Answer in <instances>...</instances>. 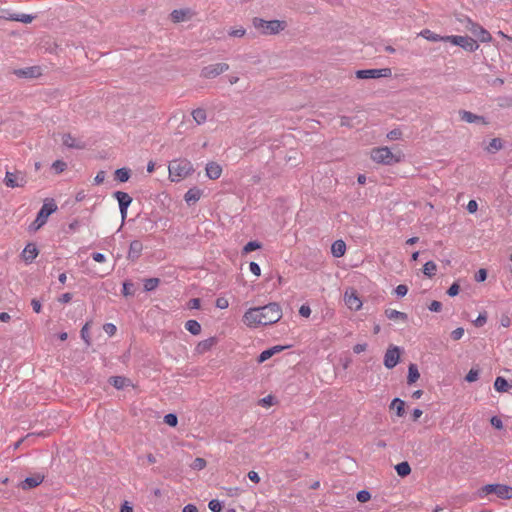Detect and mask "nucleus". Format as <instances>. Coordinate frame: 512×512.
Returning a JSON list of instances; mask_svg holds the SVG:
<instances>
[{
  "label": "nucleus",
  "instance_id": "12",
  "mask_svg": "<svg viewBox=\"0 0 512 512\" xmlns=\"http://www.w3.org/2000/svg\"><path fill=\"white\" fill-rule=\"evenodd\" d=\"M114 197L117 199L119 203L122 221H124L127 217V209L132 202V197L128 193L123 191H116L114 193Z\"/></svg>",
  "mask_w": 512,
  "mask_h": 512
},
{
  "label": "nucleus",
  "instance_id": "31",
  "mask_svg": "<svg viewBox=\"0 0 512 512\" xmlns=\"http://www.w3.org/2000/svg\"><path fill=\"white\" fill-rule=\"evenodd\" d=\"M395 470L400 477H406L411 473V467L406 461L397 464Z\"/></svg>",
  "mask_w": 512,
  "mask_h": 512
},
{
  "label": "nucleus",
  "instance_id": "23",
  "mask_svg": "<svg viewBox=\"0 0 512 512\" xmlns=\"http://www.w3.org/2000/svg\"><path fill=\"white\" fill-rule=\"evenodd\" d=\"M202 193L203 192L201 189L193 187L186 192L184 199L188 205H192L195 204L201 198Z\"/></svg>",
  "mask_w": 512,
  "mask_h": 512
},
{
  "label": "nucleus",
  "instance_id": "56",
  "mask_svg": "<svg viewBox=\"0 0 512 512\" xmlns=\"http://www.w3.org/2000/svg\"><path fill=\"white\" fill-rule=\"evenodd\" d=\"M429 310L432 312H440L442 310V303L439 301H432L429 305Z\"/></svg>",
  "mask_w": 512,
  "mask_h": 512
},
{
  "label": "nucleus",
  "instance_id": "41",
  "mask_svg": "<svg viewBox=\"0 0 512 512\" xmlns=\"http://www.w3.org/2000/svg\"><path fill=\"white\" fill-rule=\"evenodd\" d=\"M164 422L171 427H175L178 423L177 415L173 413L166 414L164 416Z\"/></svg>",
  "mask_w": 512,
  "mask_h": 512
},
{
  "label": "nucleus",
  "instance_id": "13",
  "mask_svg": "<svg viewBox=\"0 0 512 512\" xmlns=\"http://www.w3.org/2000/svg\"><path fill=\"white\" fill-rule=\"evenodd\" d=\"M400 359V349L397 346H391L384 355V366L388 369L394 368Z\"/></svg>",
  "mask_w": 512,
  "mask_h": 512
},
{
  "label": "nucleus",
  "instance_id": "3",
  "mask_svg": "<svg viewBox=\"0 0 512 512\" xmlns=\"http://www.w3.org/2000/svg\"><path fill=\"white\" fill-rule=\"evenodd\" d=\"M168 170L169 178L172 182H178L194 172L192 163L187 159L172 160Z\"/></svg>",
  "mask_w": 512,
  "mask_h": 512
},
{
  "label": "nucleus",
  "instance_id": "37",
  "mask_svg": "<svg viewBox=\"0 0 512 512\" xmlns=\"http://www.w3.org/2000/svg\"><path fill=\"white\" fill-rule=\"evenodd\" d=\"M187 15V11L183 9H175L171 12L170 16L173 22L179 23L184 21Z\"/></svg>",
  "mask_w": 512,
  "mask_h": 512
},
{
  "label": "nucleus",
  "instance_id": "44",
  "mask_svg": "<svg viewBox=\"0 0 512 512\" xmlns=\"http://www.w3.org/2000/svg\"><path fill=\"white\" fill-rule=\"evenodd\" d=\"M206 466V460L200 457L194 459L191 467L195 470H202Z\"/></svg>",
  "mask_w": 512,
  "mask_h": 512
},
{
  "label": "nucleus",
  "instance_id": "64",
  "mask_svg": "<svg viewBox=\"0 0 512 512\" xmlns=\"http://www.w3.org/2000/svg\"><path fill=\"white\" fill-rule=\"evenodd\" d=\"M229 305L228 300L225 298H218L216 300V306L220 309H225Z\"/></svg>",
  "mask_w": 512,
  "mask_h": 512
},
{
  "label": "nucleus",
  "instance_id": "54",
  "mask_svg": "<svg viewBox=\"0 0 512 512\" xmlns=\"http://www.w3.org/2000/svg\"><path fill=\"white\" fill-rule=\"evenodd\" d=\"M245 34H246V30L244 28H242V27L229 31V36H232V37H239L240 38V37H243Z\"/></svg>",
  "mask_w": 512,
  "mask_h": 512
},
{
  "label": "nucleus",
  "instance_id": "33",
  "mask_svg": "<svg viewBox=\"0 0 512 512\" xmlns=\"http://www.w3.org/2000/svg\"><path fill=\"white\" fill-rule=\"evenodd\" d=\"M494 388L498 392H507L510 385L505 378L499 376L495 379Z\"/></svg>",
  "mask_w": 512,
  "mask_h": 512
},
{
  "label": "nucleus",
  "instance_id": "61",
  "mask_svg": "<svg viewBox=\"0 0 512 512\" xmlns=\"http://www.w3.org/2000/svg\"><path fill=\"white\" fill-rule=\"evenodd\" d=\"M401 136V131L398 130V129H394L392 131H390L388 134H387V137L390 139V140H396V139H399Z\"/></svg>",
  "mask_w": 512,
  "mask_h": 512
},
{
  "label": "nucleus",
  "instance_id": "25",
  "mask_svg": "<svg viewBox=\"0 0 512 512\" xmlns=\"http://www.w3.org/2000/svg\"><path fill=\"white\" fill-rule=\"evenodd\" d=\"M285 346H274L272 348H269L267 350H264L258 357V363H263L269 358H271L274 354L281 352L285 349Z\"/></svg>",
  "mask_w": 512,
  "mask_h": 512
},
{
  "label": "nucleus",
  "instance_id": "53",
  "mask_svg": "<svg viewBox=\"0 0 512 512\" xmlns=\"http://www.w3.org/2000/svg\"><path fill=\"white\" fill-rule=\"evenodd\" d=\"M407 292H408V287L404 284L398 285L395 289V293L399 297H404L407 294Z\"/></svg>",
  "mask_w": 512,
  "mask_h": 512
},
{
  "label": "nucleus",
  "instance_id": "11",
  "mask_svg": "<svg viewBox=\"0 0 512 512\" xmlns=\"http://www.w3.org/2000/svg\"><path fill=\"white\" fill-rule=\"evenodd\" d=\"M57 210V205L55 204L53 199L45 200L43 206L37 214V222L40 225H44L48 219V217Z\"/></svg>",
  "mask_w": 512,
  "mask_h": 512
},
{
  "label": "nucleus",
  "instance_id": "10",
  "mask_svg": "<svg viewBox=\"0 0 512 512\" xmlns=\"http://www.w3.org/2000/svg\"><path fill=\"white\" fill-rule=\"evenodd\" d=\"M229 70V65L227 63H216L205 66L200 73V76L206 79H213L220 74Z\"/></svg>",
  "mask_w": 512,
  "mask_h": 512
},
{
  "label": "nucleus",
  "instance_id": "8",
  "mask_svg": "<svg viewBox=\"0 0 512 512\" xmlns=\"http://www.w3.org/2000/svg\"><path fill=\"white\" fill-rule=\"evenodd\" d=\"M355 75L358 79L388 78L392 75L390 68L357 70Z\"/></svg>",
  "mask_w": 512,
  "mask_h": 512
},
{
  "label": "nucleus",
  "instance_id": "36",
  "mask_svg": "<svg viewBox=\"0 0 512 512\" xmlns=\"http://www.w3.org/2000/svg\"><path fill=\"white\" fill-rule=\"evenodd\" d=\"M420 35L423 36L424 38H426L427 40L432 41V42H438V41H444L445 42L444 36H440L438 34H435V33H433L432 31H430L428 29L423 30L420 33Z\"/></svg>",
  "mask_w": 512,
  "mask_h": 512
},
{
  "label": "nucleus",
  "instance_id": "38",
  "mask_svg": "<svg viewBox=\"0 0 512 512\" xmlns=\"http://www.w3.org/2000/svg\"><path fill=\"white\" fill-rule=\"evenodd\" d=\"M436 270H437V265L433 261H428L423 266V273H424V275H426L429 278H431L432 276L435 275Z\"/></svg>",
  "mask_w": 512,
  "mask_h": 512
},
{
  "label": "nucleus",
  "instance_id": "34",
  "mask_svg": "<svg viewBox=\"0 0 512 512\" xmlns=\"http://www.w3.org/2000/svg\"><path fill=\"white\" fill-rule=\"evenodd\" d=\"M185 328L193 335H198L201 332V325L196 320H188L185 323Z\"/></svg>",
  "mask_w": 512,
  "mask_h": 512
},
{
  "label": "nucleus",
  "instance_id": "16",
  "mask_svg": "<svg viewBox=\"0 0 512 512\" xmlns=\"http://www.w3.org/2000/svg\"><path fill=\"white\" fill-rule=\"evenodd\" d=\"M14 74L20 78H36L41 75L40 68L37 66L27 67L24 69H17Z\"/></svg>",
  "mask_w": 512,
  "mask_h": 512
},
{
  "label": "nucleus",
  "instance_id": "22",
  "mask_svg": "<svg viewBox=\"0 0 512 512\" xmlns=\"http://www.w3.org/2000/svg\"><path fill=\"white\" fill-rule=\"evenodd\" d=\"M108 382L118 390L132 386L131 380L124 376H111Z\"/></svg>",
  "mask_w": 512,
  "mask_h": 512
},
{
  "label": "nucleus",
  "instance_id": "21",
  "mask_svg": "<svg viewBox=\"0 0 512 512\" xmlns=\"http://www.w3.org/2000/svg\"><path fill=\"white\" fill-rule=\"evenodd\" d=\"M22 258L25 262L31 263L38 255V249L35 244L29 243L22 251Z\"/></svg>",
  "mask_w": 512,
  "mask_h": 512
},
{
  "label": "nucleus",
  "instance_id": "48",
  "mask_svg": "<svg viewBox=\"0 0 512 512\" xmlns=\"http://www.w3.org/2000/svg\"><path fill=\"white\" fill-rule=\"evenodd\" d=\"M478 377H479V371H478V370H476V369H471V370L467 373V375H466V377H465V380H466L467 382H474V381H476V380L478 379Z\"/></svg>",
  "mask_w": 512,
  "mask_h": 512
},
{
  "label": "nucleus",
  "instance_id": "46",
  "mask_svg": "<svg viewBox=\"0 0 512 512\" xmlns=\"http://www.w3.org/2000/svg\"><path fill=\"white\" fill-rule=\"evenodd\" d=\"M66 167H67V164L62 160H56L52 164V168L55 170L56 173L63 172L66 169Z\"/></svg>",
  "mask_w": 512,
  "mask_h": 512
},
{
  "label": "nucleus",
  "instance_id": "7",
  "mask_svg": "<svg viewBox=\"0 0 512 512\" xmlns=\"http://www.w3.org/2000/svg\"><path fill=\"white\" fill-rule=\"evenodd\" d=\"M8 188H21L27 183L25 172L16 170L14 172L7 171L3 180Z\"/></svg>",
  "mask_w": 512,
  "mask_h": 512
},
{
  "label": "nucleus",
  "instance_id": "63",
  "mask_svg": "<svg viewBox=\"0 0 512 512\" xmlns=\"http://www.w3.org/2000/svg\"><path fill=\"white\" fill-rule=\"evenodd\" d=\"M500 324L503 327H509L511 325V319L507 314H503L500 319Z\"/></svg>",
  "mask_w": 512,
  "mask_h": 512
},
{
  "label": "nucleus",
  "instance_id": "18",
  "mask_svg": "<svg viewBox=\"0 0 512 512\" xmlns=\"http://www.w3.org/2000/svg\"><path fill=\"white\" fill-rule=\"evenodd\" d=\"M461 120L467 123H482L484 125L487 124V121L484 117L478 116L470 111L462 110L459 112Z\"/></svg>",
  "mask_w": 512,
  "mask_h": 512
},
{
  "label": "nucleus",
  "instance_id": "40",
  "mask_svg": "<svg viewBox=\"0 0 512 512\" xmlns=\"http://www.w3.org/2000/svg\"><path fill=\"white\" fill-rule=\"evenodd\" d=\"M160 280L158 278H148L144 281V290L149 292L158 287Z\"/></svg>",
  "mask_w": 512,
  "mask_h": 512
},
{
  "label": "nucleus",
  "instance_id": "30",
  "mask_svg": "<svg viewBox=\"0 0 512 512\" xmlns=\"http://www.w3.org/2000/svg\"><path fill=\"white\" fill-rule=\"evenodd\" d=\"M385 315L390 320L400 319V320L405 322L408 319V316H407L406 313L400 312V311H397V310H394V309H387L385 311Z\"/></svg>",
  "mask_w": 512,
  "mask_h": 512
},
{
  "label": "nucleus",
  "instance_id": "52",
  "mask_svg": "<svg viewBox=\"0 0 512 512\" xmlns=\"http://www.w3.org/2000/svg\"><path fill=\"white\" fill-rule=\"evenodd\" d=\"M459 290H460V286L458 283H453L449 289L447 290V294L451 297H454L456 295H458L459 293Z\"/></svg>",
  "mask_w": 512,
  "mask_h": 512
},
{
  "label": "nucleus",
  "instance_id": "29",
  "mask_svg": "<svg viewBox=\"0 0 512 512\" xmlns=\"http://www.w3.org/2000/svg\"><path fill=\"white\" fill-rule=\"evenodd\" d=\"M390 408L395 409L397 416L402 417L405 413V402L400 398H394Z\"/></svg>",
  "mask_w": 512,
  "mask_h": 512
},
{
  "label": "nucleus",
  "instance_id": "5",
  "mask_svg": "<svg viewBox=\"0 0 512 512\" xmlns=\"http://www.w3.org/2000/svg\"><path fill=\"white\" fill-rule=\"evenodd\" d=\"M445 42H450L453 45L459 46L463 48L465 51L474 52L479 48V45L476 40L469 36H444Z\"/></svg>",
  "mask_w": 512,
  "mask_h": 512
},
{
  "label": "nucleus",
  "instance_id": "26",
  "mask_svg": "<svg viewBox=\"0 0 512 512\" xmlns=\"http://www.w3.org/2000/svg\"><path fill=\"white\" fill-rule=\"evenodd\" d=\"M0 18H4L12 21H19L25 24L31 23L34 19V16L29 14H9L8 16H0Z\"/></svg>",
  "mask_w": 512,
  "mask_h": 512
},
{
  "label": "nucleus",
  "instance_id": "35",
  "mask_svg": "<svg viewBox=\"0 0 512 512\" xmlns=\"http://www.w3.org/2000/svg\"><path fill=\"white\" fill-rule=\"evenodd\" d=\"M192 117L197 124H203L207 119V114L204 109L198 108L192 112Z\"/></svg>",
  "mask_w": 512,
  "mask_h": 512
},
{
  "label": "nucleus",
  "instance_id": "20",
  "mask_svg": "<svg viewBox=\"0 0 512 512\" xmlns=\"http://www.w3.org/2000/svg\"><path fill=\"white\" fill-rule=\"evenodd\" d=\"M205 170L207 177L212 180L218 179L222 173V167L213 161L207 163Z\"/></svg>",
  "mask_w": 512,
  "mask_h": 512
},
{
  "label": "nucleus",
  "instance_id": "15",
  "mask_svg": "<svg viewBox=\"0 0 512 512\" xmlns=\"http://www.w3.org/2000/svg\"><path fill=\"white\" fill-rule=\"evenodd\" d=\"M43 480H44V476L43 475L36 474L34 476L25 478L20 483V487L23 490H30V489H33V488L39 486L43 482Z\"/></svg>",
  "mask_w": 512,
  "mask_h": 512
},
{
  "label": "nucleus",
  "instance_id": "49",
  "mask_svg": "<svg viewBox=\"0 0 512 512\" xmlns=\"http://www.w3.org/2000/svg\"><path fill=\"white\" fill-rule=\"evenodd\" d=\"M371 498V495L368 491L366 490H361L357 493V499L359 502H367L368 500H370Z\"/></svg>",
  "mask_w": 512,
  "mask_h": 512
},
{
  "label": "nucleus",
  "instance_id": "45",
  "mask_svg": "<svg viewBox=\"0 0 512 512\" xmlns=\"http://www.w3.org/2000/svg\"><path fill=\"white\" fill-rule=\"evenodd\" d=\"M487 322V312H482L479 314V316L474 320V325L476 327H482Z\"/></svg>",
  "mask_w": 512,
  "mask_h": 512
},
{
  "label": "nucleus",
  "instance_id": "28",
  "mask_svg": "<svg viewBox=\"0 0 512 512\" xmlns=\"http://www.w3.org/2000/svg\"><path fill=\"white\" fill-rule=\"evenodd\" d=\"M420 377V373L418 371L416 364H410L408 367V377H407V383L409 385L415 383Z\"/></svg>",
  "mask_w": 512,
  "mask_h": 512
},
{
  "label": "nucleus",
  "instance_id": "1",
  "mask_svg": "<svg viewBox=\"0 0 512 512\" xmlns=\"http://www.w3.org/2000/svg\"><path fill=\"white\" fill-rule=\"evenodd\" d=\"M282 317V309L278 303L272 302L262 307L248 309L243 320L248 326L271 325Z\"/></svg>",
  "mask_w": 512,
  "mask_h": 512
},
{
  "label": "nucleus",
  "instance_id": "62",
  "mask_svg": "<svg viewBox=\"0 0 512 512\" xmlns=\"http://www.w3.org/2000/svg\"><path fill=\"white\" fill-rule=\"evenodd\" d=\"M478 209V204L475 200H470L467 204V210L469 213H475Z\"/></svg>",
  "mask_w": 512,
  "mask_h": 512
},
{
  "label": "nucleus",
  "instance_id": "2",
  "mask_svg": "<svg viewBox=\"0 0 512 512\" xmlns=\"http://www.w3.org/2000/svg\"><path fill=\"white\" fill-rule=\"evenodd\" d=\"M252 25L261 35L265 36L277 35L287 28V22L284 20L274 19L268 21L260 17H254Z\"/></svg>",
  "mask_w": 512,
  "mask_h": 512
},
{
  "label": "nucleus",
  "instance_id": "19",
  "mask_svg": "<svg viewBox=\"0 0 512 512\" xmlns=\"http://www.w3.org/2000/svg\"><path fill=\"white\" fill-rule=\"evenodd\" d=\"M62 142H63V145L68 148H75V149H84L85 148V143L82 141H78L70 133L63 134Z\"/></svg>",
  "mask_w": 512,
  "mask_h": 512
},
{
  "label": "nucleus",
  "instance_id": "24",
  "mask_svg": "<svg viewBox=\"0 0 512 512\" xmlns=\"http://www.w3.org/2000/svg\"><path fill=\"white\" fill-rule=\"evenodd\" d=\"M217 343L216 337H210L208 339L200 341L196 346V352L199 354H203L209 351L215 344Z\"/></svg>",
  "mask_w": 512,
  "mask_h": 512
},
{
  "label": "nucleus",
  "instance_id": "55",
  "mask_svg": "<svg viewBox=\"0 0 512 512\" xmlns=\"http://www.w3.org/2000/svg\"><path fill=\"white\" fill-rule=\"evenodd\" d=\"M486 278H487V271L485 269H480L475 274V280L477 282H483V281H485Z\"/></svg>",
  "mask_w": 512,
  "mask_h": 512
},
{
  "label": "nucleus",
  "instance_id": "6",
  "mask_svg": "<svg viewBox=\"0 0 512 512\" xmlns=\"http://www.w3.org/2000/svg\"><path fill=\"white\" fill-rule=\"evenodd\" d=\"M494 493L501 499L512 498V487L505 484H487L481 488L482 495Z\"/></svg>",
  "mask_w": 512,
  "mask_h": 512
},
{
  "label": "nucleus",
  "instance_id": "59",
  "mask_svg": "<svg viewBox=\"0 0 512 512\" xmlns=\"http://www.w3.org/2000/svg\"><path fill=\"white\" fill-rule=\"evenodd\" d=\"M249 268H250V271L255 275V276H260L261 274V269H260V266L256 263V262H250V265H249Z\"/></svg>",
  "mask_w": 512,
  "mask_h": 512
},
{
  "label": "nucleus",
  "instance_id": "58",
  "mask_svg": "<svg viewBox=\"0 0 512 512\" xmlns=\"http://www.w3.org/2000/svg\"><path fill=\"white\" fill-rule=\"evenodd\" d=\"M105 176H106L105 171H103V170L99 171L94 178V183L96 185L102 184L105 180Z\"/></svg>",
  "mask_w": 512,
  "mask_h": 512
},
{
  "label": "nucleus",
  "instance_id": "17",
  "mask_svg": "<svg viewBox=\"0 0 512 512\" xmlns=\"http://www.w3.org/2000/svg\"><path fill=\"white\" fill-rule=\"evenodd\" d=\"M143 245L139 240H133L130 243L127 258L131 261H136L142 253Z\"/></svg>",
  "mask_w": 512,
  "mask_h": 512
},
{
  "label": "nucleus",
  "instance_id": "43",
  "mask_svg": "<svg viewBox=\"0 0 512 512\" xmlns=\"http://www.w3.org/2000/svg\"><path fill=\"white\" fill-rule=\"evenodd\" d=\"M89 326L90 322H86L81 329V338L86 342L87 345H90Z\"/></svg>",
  "mask_w": 512,
  "mask_h": 512
},
{
  "label": "nucleus",
  "instance_id": "39",
  "mask_svg": "<svg viewBox=\"0 0 512 512\" xmlns=\"http://www.w3.org/2000/svg\"><path fill=\"white\" fill-rule=\"evenodd\" d=\"M502 147H503L502 140L500 138H493L490 141V143L486 149L490 153H495V152L499 151L500 149H502Z\"/></svg>",
  "mask_w": 512,
  "mask_h": 512
},
{
  "label": "nucleus",
  "instance_id": "4",
  "mask_svg": "<svg viewBox=\"0 0 512 512\" xmlns=\"http://www.w3.org/2000/svg\"><path fill=\"white\" fill-rule=\"evenodd\" d=\"M371 159L379 164L393 165L400 163L404 154L401 151L393 153L388 147H378L371 150Z\"/></svg>",
  "mask_w": 512,
  "mask_h": 512
},
{
  "label": "nucleus",
  "instance_id": "27",
  "mask_svg": "<svg viewBox=\"0 0 512 512\" xmlns=\"http://www.w3.org/2000/svg\"><path fill=\"white\" fill-rule=\"evenodd\" d=\"M346 251V244L342 240H336L331 246V252L334 257H342Z\"/></svg>",
  "mask_w": 512,
  "mask_h": 512
},
{
  "label": "nucleus",
  "instance_id": "32",
  "mask_svg": "<svg viewBox=\"0 0 512 512\" xmlns=\"http://www.w3.org/2000/svg\"><path fill=\"white\" fill-rule=\"evenodd\" d=\"M115 180L119 182H126L130 178V170L128 168H119L114 173Z\"/></svg>",
  "mask_w": 512,
  "mask_h": 512
},
{
  "label": "nucleus",
  "instance_id": "51",
  "mask_svg": "<svg viewBox=\"0 0 512 512\" xmlns=\"http://www.w3.org/2000/svg\"><path fill=\"white\" fill-rule=\"evenodd\" d=\"M464 335V329L462 327H458L451 332V338L455 341L461 339Z\"/></svg>",
  "mask_w": 512,
  "mask_h": 512
},
{
  "label": "nucleus",
  "instance_id": "50",
  "mask_svg": "<svg viewBox=\"0 0 512 512\" xmlns=\"http://www.w3.org/2000/svg\"><path fill=\"white\" fill-rule=\"evenodd\" d=\"M208 506L212 512H220L222 508L221 503L216 499L211 500Z\"/></svg>",
  "mask_w": 512,
  "mask_h": 512
},
{
  "label": "nucleus",
  "instance_id": "9",
  "mask_svg": "<svg viewBox=\"0 0 512 512\" xmlns=\"http://www.w3.org/2000/svg\"><path fill=\"white\" fill-rule=\"evenodd\" d=\"M465 28L481 42H490L492 39L490 33L486 29L478 23L473 22L470 18L465 19Z\"/></svg>",
  "mask_w": 512,
  "mask_h": 512
},
{
  "label": "nucleus",
  "instance_id": "42",
  "mask_svg": "<svg viewBox=\"0 0 512 512\" xmlns=\"http://www.w3.org/2000/svg\"><path fill=\"white\" fill-rule=\"evenodd\" d=\"M261 248V243L257 242V241H250L248 242L244 248H243V252L244 253H249L251 251H254V250H257V249H260Z\"/></svg>",
  "mask_w": 512,
  "mask_h": 512
},
{
  "label": "nucleus",
  "instance_id": "14",
  "mask_svg": "<svg viewBox=\"0 0 512 512\" xmlns=\"http://www.w3.org/2000/svg\"><path fill=\"white\" fill-rule=\"evenodd\" d=\"M346 305L352 310H359L362 306V302L357 296L354 289L347 290L344 295Z\"/></svg>",
  "mask_w": 512,
  "mask_h": 512
},
{
  "label": "nucleus",
  "instance_id": "47",
  "mask_svg": "<svg viewBox=\"0 0 512 512\" xmlns=\"http://www.w3.org/2000/svg\"><path fill=\"white\" fill-rule=\"evenodd\" d=\"M133 283L131 282H124L123 283V295L124 296H130V295H133L134 294V290H133Z\"/></svg>",
  "mask_w": 512,
  "mask_h": 512
},
{
  "label": "nucleus",
  "instance_id": "60",
  "mask_svg": "<svg viewBox=\"0 0 512 512\" xmlns=\"http://www.w3.org/2000/svg\"><path fill=\"white\" fill-rule=\"evenodd\" d=\"M299 314L303 317H309L311 314V309L307 305H302L299 309Z\"/></svg>",
  "mask_w": 512,
  "mask_h": 512
},
{
  "label": "nucleus",
  "instance_id": "57",
  "mask_svg": "<svg viewBox=\"0 0 512 512\" xmlns=\"http://www.w3.org/2000/svg\"><path fill=\"white\" fill-rule=\"evenodd\" d=\"M490 422H491V425H492L493 427H495L496 429H499V430H500V429H502V428H503L502 420H501L499 417H497V416H493V417L491 418Z\"/></svg>",
  "mask_w": 512,
  "mask_h": 512
}]
</instances>
